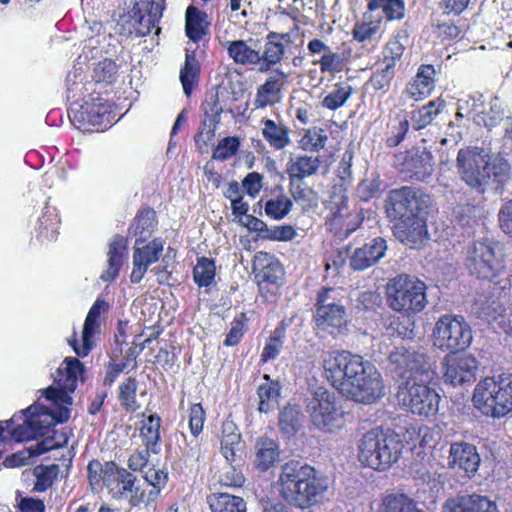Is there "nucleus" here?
Returning <instances> with one entry per match:
<instances>
[{"label":"nucleus","instance_id":"obj_7","mask_svg":"<svg viewBox=\"0 0 512 512\" xmlns=\"http://www.w3.org/2000/svg\"><path fill=\"white\" fill-rule=\"evenodd\" d=\"M387 303L392 310L407 315L421 312L427 305L426 285L408 275H398L387 285Z\"/></svg>","mask_w":512,"mask_h":512},{"label":"nucleus","instance_id":"obj_19","mask_svg":"<svg viewBox=\"0 0 512 512\" xmlns=\"http://www.w3.org/2000/svg\"><path fill=\"white\" fill-rule=\"evenodd\" d=\"M144 238H137L133 251V268L130 274L132 283H139L150 265L157 262L163 252L164 242L161 238H155L149 243H144Z\"/></svg>","mask_w":512,"mask_h":512},{"label":"nucleus","instance_id":"obj_51","mask_svg":"<svg viewBox=\"0 0 512 512\" xmlns=\"http://www.w3.org/2000/svg\"><path fill=\"white\" fill-rule=\"evenodd\" d=\"M195 282L200 287L209 286L215 277V263L212 259L202 257L198 260L193 270Z\"/></svg>","mask_w":512,"mask_h":512},{"label":"nucleus","instance_id":"obj_49","mask_svg":"<svg viewBox=\"0 0 512 512\" xmlns=\"http://www.w3.org/2000/svg\"><path fill=\"white\" fill-rule=\"evenodd\" d=\"M156 226V215L152 209H143L139 211L132 224V230L138 238H144L146 241Z\"/></svg>","mask_w":512,"mask_h":512},{"label":"nucleus","instance_id":"obj_33","mask_svg":"<svg viewBox=\"0 0 512 512\" xmlns=\"http://www.w3.org/2000/svg\"><path fill=\"white\" fill-rule=\"evenodd\" d=\"M221 452L229 463L240 459L243 452L241 435L232 421H224L222 424Z\"/></svg>","mask_w":512,"mask_h":512},{"label":"nucleus","instance_id":"obj_58","mask_svg":"<svg viewBox=\"0 0 512 512\" xmlns=\"http://www.w3.org/2000/svg\"><path fill=\"white\" fill-rule=\"evenodd\" d=\"M117 74V65L110 59L99 61L95 68L93 77L96 82L112 83Z\"/></svg>","mask_w":512,"mask_h":512},{"label":"nucleus","instance_id":"obj_25","mask_svg":"<svg viewBox=\"0 0 512 512\" xmlns=\"http://www.w3.org/2000/svg\"><path fill=\"white\" fill-rule=\"evenodd\" d=\"M442 512H498L497 505L488 497L471 494L446 500Z\"/></svg>","mask_w":512,"mask_h":512},{"label":"nucleus","instance_id":"obj_10","mask_svg":"<svg viewBox=\"0 0 512 512\" xmlns=\"http://www.w3.org/2000/svg\"><path fill=\"white\" fill-rule=\"evenodd\" d=\"M457 168L461 179L478 193H483L488 186L493 167L488 155L479 148L460 149L457 154Z\"/></svg>","mask_w":512,"mask_h":512},{"label":"nucleus","instance_id":"obj_28","mask_svg":"<svg viewBox=\"0 0 512 512\" xmlns=\"http://www.w3.org/2000/svg\"><path fill=\"white\" fill-rule=\"evenodd\" d=\"M275 74L268 77L264 84L257 89L254 105L256 108H265L277 101L278 95L284 83L289 78V73L282 69H275Z\"/></svg>","mask_w":512,"mask_h":512},{"label":"nucleus","instance_id":"obj_53","mask_svg":"<svg viewBox=\"0 0 512 512\" xmlns=\"http://www.w3.org/2000/svg\"><path fill=\"white\" fill-rule=\"evenodd\" d=\"M395 75V68L391 64H381L372 74L370 83L375 90L386 93Z\"/></svg>","mask_w":512,"mask_h":512},{"label":"nucleus","instance_id":"obj_37","mask_svg":"<svg viewBox=\"0 0 512 512\" xmlns=\"http://www.w3.org/2000/svg\"><path fill=\"white\" fill-rule=\"evenodd\" d=\"M289 193L304 212L315 210L318 206V193L303 181L289 182Z\"/></svg>","mask_w":512,"mask_h":512},{"label":"nucleus","instance_id":"obj_21","mask_svg":"<svg viewBox=\"0 0 512 512\" xmlns=\"http://www.w3.org/2000/svg\"><path fill=\"white\" fill-rule=\"evenodd\" d=\"M445 365V381L454 386L474 381L476 378L478 363L472 355H448L445 357Z\"/></svg>","mask_w":512,"mask_h":512},{"label":"nucleus","instance_id":"obj_38","mask_svg":"<svg viewBox=\"0 0 512 512\" xmlns=\"http://www.w3.org/2000/svg\"><path fill=\"white\" fill-rule=\"evenodd\" d=\"M377 512H423L416 502L405 494L392 493L385 495L378 506Z\"/></svg>","mask_w":512,"mask_h":512},{"label":"nucleus","instance_id":"obj_16","mask_svg":"<svg viewBox=\"0 0 512 512\" xmlns=\"http://www.w3.org/2000/svg\"><path fill=\"white\" fill-rule=\"evenodd\" d=\"M74 118L83 129L104 130L112 125L114 115L111 105L106 100L96 97L85 101L75 113Z\"/></svg>","mask_w":512,"mask_h":512},{"label":"nucleus","instance_id":"obj_50","mask_svg":"<svg viewBox=\"0 0 512 512\" xmlns=\"http://www.w3.org/2000/svg\"><path fill=\"white\" fill-rule=\"evenodd\" d=\"M352 87L349 83H337L334 88L324 97L322 105L330 110L342 107L352 95Z\"/></svg>","mask_w":512,"mask_h":512},{"label":"nucleus","instance_id":"obj_36","mask_svg":"<svg viewBox=\"0 0 512 512\" xmlns=\"http://www.w3.org/2000/svg\"><path fill=\"white\" fill-rule=\"evenodd\" d=\"M279 446L269 438H260L255 444V464L261 471H266L279 458Z\"/></svg>","mask_w":512,"mask_h":512},{"label":"nucleus","instance_id":"obj_12","mask_svg":"<svg viewBox=\"0 0 512 512\" xmlns=\"http://www.w3.org/2000/svg\"><path fill=\"white\" fill-rule=\"evenodd\" d=\"M431 204L430 197L421 190L403 186L391 190L385 200L388 218L400 220L418 214H426Z\"/></svg>","mask_w":512,"mask_h":512},{"label":"nucleus","instance_id":"obj_41","mask_svg":"<svg viewBox=\"0 0 512 512\" xmlns=\"http://www.w3.org/2000/svg\"><path fill=\"white\" fill-rule=\"evenodd\" d=\"M445 107L444 100L437 99L430 101L420 109L412 112V127L415 130L426 128L443 111Z\"/></svg>","mask_w":512,"mask_h":512},{"label":"nucleus","instance_id":"obj_64","mask_svg":"<svg viewBox=\"0 0 512 512\" xmlns=\"http://www.w3.org/2000/svg\"><path fill=\"white\" fill-rule=\"evenodd\" d=\"M500 229L512 238V199L504 203L498 213Z\"/></svg>","mask_w":512,"mask_h":512},{"label":"nucleus","instance_id":"obj_42","mask_svg":"<svg viewBox=\"0 0 512 512\" xmlns=\"http://www.w3.org/2000/svg\"><path fill=\"white\" fill-rule=\"evenodd\" d=\"M52 447L53 445H48L46 441L38 442L34 445H31L29 448L18 451L11 456L6 457L3 461V465L7 468H15L27 465L31 458L49 451Z\"/></svg>","mask_w":512,"mask_h":512},{"label":"nucleus","instance_id":"obj_5","mask_svg":"<svg viewBox=\"0 0 512 512\" xmlns=\"http://www.w3.org/2000/svg\"><path fill=\"white\" fill-rule=\"evenodd\" d=\"M402 448L398 435L374 428L359 440L358 459L366 467L384 471L399 459Z\"/></svg>","mask_w":512,"mask_h":512},{"label":"nucleus","instance_id":"obj_45","mask_svg":"<svg viewBox=\"0 0 512 512\" xmlns=\"http://www.w3.org/2000/svg\"><path fill=\"white\" fill-rule=\"evenodd\" d=\"M369 11L381 9L389 21H399L405 16L406 5L404 0H368Z\"/></svg>","mask_w":512,"mask_h":512},{"label":"nucleus","instance_id":"obj_54","mask_svg":"<svg viewBox=\"0 0 512 512\" xmlns=\"http://www.w3.org/2000/svg\"><path fill=\"white\" fill-rule=\"evenodd\" d=\"M137 381L129 377L119 386V400L127 411H135L139 406L136 402Z\"/></svg>","mask_w":512,"mask_h":512},{"label":"nucleus","instance_id":"obj_30","mask_svg":"<svg viewBox=\"0 0 512 512\" xmlns=\"http://www.w3.org/2000/svg\"><path fill=\"white\" fill-rule=\"evenodd\" d=\"M434 76L435 69L432 65H421L413 80L407 85L406 95L414 101L429 96L435 87Z\"/></svg>","mask_w":512,"mask_h":512},{"label":"nucleus","instance_id":"obj_43","mask_svg":"<svg viewBox=\"0 0 512 512\" xmlns=\"http://www.w3.org/2000/svg\"><path fill=\"white\" fill-rule=\"evenodd\" d=\"M160 423V417L152 414L142 421L140 428V434L145 441L147 451H151L154 454H157L160 451L158 443L160 439Z\"/></svg>","mask_w":512,"mask_h":512},{"label":"nucleus","instance_id":"obj_39","mask_svg":"<svg viewBox=\"0 0 512 512\" xmlns=\"http://www.w3.org/2000/svg\"><path fill=\"white\" fill-rule=\"evenodd\" d=\"M207 502L212 512H245L246 503L243 498L228 493L212 494Z\"/></svg>","mask_w":512,"mask_h":512},{"label":"nucleus","instance_id":"obj_15","mask_svg":"<svg viewBox=\"0 0 512 512\" xmlns=\"http://www.w3.org/2000/svg\"><path fill=\"white\" fill-rule=\"evenodd\" d=\"M388 361L390 371L405 381L430 378V364L423 353L402 346L389 354Z\"/></svg>","mask_w":512,"mask_h":512},{"label":"nucleus","instance_id":"obj_1","mask_svg":"<svg viewBox=\"0 0 512 512\" xmlns=\"http://www.w3.org/2000/svg\"><path fill=\"white\" fill-rule=\"evenodd\" d=\"M85 367L79 359L66 357L52 375L54 384L41 390L45 399L56 407L59 414L38 403L22 410L23 423L11 429V435L16 441H27L49 433L50 428L58 422H64L69 417L66 405L72 404L71 394L76 390L77 383L83 379Z\"/></svg>","mask_w":512,"mask_h":512},{"label":"nucleus","instance_id":"obj_22","mask_svg":"<svg viewBox=\"0 0 512 512\" xmlns=\"http://www.w3.org/2000/svg\"><path fill=\"white\" fill-rule=\"evenodd\" d=\"M164 0H138L132 9L138 36L149 34L162 17Z\"/></svg>","mask_w":512,"mask_h":512},{"label":"nucleus","instance_id":"obj_6","mask_svg":"<svg viewBox=\"0 0 512 512\" xmlns=\"http://www.w3.org/2000/svg\"><path fill=\"white\" fill-rule=\"evenodd\" d=\"M473 402L483 414L494 418L512 413V374H500L480 381L474 389Z\"/></svg>","mask_w":512,"mask_h":512},{"label":"nucleus","instance_id":"obj_11","mask_svg":"<svg viewBox=\"0 0 512 512\" xmlns=\"http://www.w3.org/2000/svg\"><path fill=\"white\" fill-rule=\"evenodd\" d=\"M429 378L410 379L399 386L397 399L400 404L419 416H434L439 409L440 396L425 382Z\"/></svg>","mask_w":512,"mask_h":512},{"label":"nucleus","instance_id":"obj_63","mask_svg":"<svg viewBox=\"0 0 512 512\" xmlns=\"http://www.w3.org/2000/svg\"><path fill=\"white\" fill-rule=\"evenodd\" d=\"M282 276V269L278 262H270L256 275L260 282L276 284Z\"/></svg>","mask_w":512,"mask_h":512},{"label":"nucleus","instance_id":"obj_59","mask_svg":"<svg viewBox=\"0 0 512 512\" xmlns=\"http://www.w3.org/2000/svg\"><path fill=\"white\" fill-rule=\"evenodd\" d=\"M239 144L238 138L226 137L218 143L212 157L216 160H226L236 154Z\"/></svg>","mask_w":512,"mask_h":512},{"label":"nucleus","instance_id":"obj_13","mask_svg":"<svg viewBox=\"0 0 512 512\" xmlns=\"http://www.w3.org/2000/svg\"><path fill=\"white\" fill-rule=\"evenodd\" d=\"M336 290L323 289L318 294L314 320L318 330L331 335L341 333L346 327V311L343 305L335 302Z\"/></svg>","mask_w":512,"mask_h":512},{"label":"nucleus","instance_id":"obj_20","mask_svg":"<svg viewBox=\"0 0 512 512\" xmlns=\"http://www.w3.org/2000/svg\"><path fill=\"white\" fill-rule=\"evenodd\" d=\"M480 456L477 448L467 442H454L450 445L448 467L473 478L480 466Z\"/></svg>","mask_w":512,"mask_h":512},{"label":"nucleus","instance_id":"obj_40","mask_svg":"<svg viewBox=\"0 0 512 512\" xmlns=\"http://www.w3.org/2000/svg\"><path fill=\"white\" fill-rule=\"evenodd\" d=\"M99 327L98 319L87 314L82 331V343L78 344L76 339V333L74 338L69 340V344L72 346L74 352L79 357L87 356L93 347L92 338Z\"/></svg>","mask_w":512,"mask_h":512},{"label":"nucleus","instance_id":"obj_55","mask_svg":"<svg viewBox=\"0 0 512 512\" xmlns=\"http://www.w3.org/2000/svg\"><path fill=\"white\" fill-rule=\"evenodd\" d=\"M198 64L193 56L186 55L184 67L180 71V81L186 96H190L197 77Z\"/></svg>","mask_w":512,"mask_h":512},{"label":"nucleus","instance_id":"obj_8","mask_svg":"<svg viewBox=\"0 0 512 512\" xmlns=\"http://www.w3.org/2000/svg\"><path fill=\"white\" fill-rule=\"evenodd\" d=\"M434 345L442 351L456 354L471 345L470 324L462 315L445 314L435 323L432 332Z\"/></svg>","mask_w":512,"mask_h":512},{"label":"nucleus","instance_id":"obj_14","mask_svg":"<svg viewBox=\"0 0 512 512\" xmlns=\"http://www.w3.org/2000/svg\"><path fill=\"white\" fill-rule=\"evenodd\" d=\"M106 487L112 498L127 500L131 506H137L145 501V492L137 484L136 477L125 468L110 462L106 468Z\"/></svg>","mask_w":512,"mask_h":512},{"label":"nucleus","instance_id":"obj_60","mask_svg":"<svg viewBox=\"0 0 512 512\" xmlns=\"http://www.w3.org/2000/svg\"><path fill=\"white\" fill-rule=\"evenodd\" d=\"M225 90L224 82H222L217 86L215 94L211 96L212 102L206 100L203 104L205 114L209 119H216L219 121V116L223 111V106L220 103V97L223 96Z\"/></svg>","mask_w":512,"mask_h":512},{"label":"nucleus","instance_id":"obj_46","mask_svg":"<svg viewBox=\"0 0 512 512\" xmlns=\"http://www.w3.org/2000/svg\"><path fill=\"white\" fill-rule=\"evenodd\" d=\"M258 396V410L263 413H268L278 406L280 385L277 382L261 384L258 388Z\"/></svg>","mask_w":512,"mask_h":512},{"label":"nucleus","instance_id":"obj_24","mask_svg":"<svg viewBox=\"0 0 512 512\" xmlns=\"http://www.w3.org/2000/svg\"><path fill=\"white\" fill-rule=\"evenodd\" d=\"M386 250V240L382 237H376L362 247L354 250L350 257V267L353 270H365L383 258Z\"/></svg>","mask_w":512,"mask_h":512},{"label":"nucleus","instance_id":"obj_44","mask_svg":"<svg viewBox=\"0 0 512 512\" xmlns=\"http://www.w3.org/2000/svg\"><path fill=\"white\" fill-rule=\"evenodd\" d=\"M60 218L55 207L46 206L39 218V236L48 241H54L58 235Z\"/></svg>","mask_w":512,"mask_h":512},{"label":"nucleus","instance_id":"obj_31","mask_svg":"<svg viewBox=\"0 0 512 512\" xmlns=\"http://www.w3.org/2000/svg\"><path fill=\"white\" fill-rule=\"evenodd\" d=\"M127 250V241L123 236L115 235L108 247V265L103 271L100 278L105 281L114 280L122 267L123 259Z\"/></svg>","mask_w":512,"mask_h":512},{"label":"nucleus","instance_id":"obj_61","mask_svg":"<svg viewBox=\"0 0 512 512\" xmlns=\"http://www.w3.org/2000/svg\"><path fill=\"white\" fill-rule=\"evenodd\" d=\"M327 136L322 130H309L301 140V146L304 150L319 151L324 148Z\"/></svg>","mask_w":512,"mask_h":512},{"label":"nucleus","instance_id":"obj_27","mask_svg":"<svg viewBox=\"0 0 512 512\" xmlns=\"http://www.w3.org/2000/svg\"><path fill=\"white\" fill-rule=\"evenodd\" d=\"M257 41L248 40L227 41L225 47L229 57L239 65L253 66L259 69L260 50L256 49Z\"/></svg>","mask_w":512,"mask_h":512},{"label":"nucleus","instance_id":"obj_48","mask_svg":"<svg viewBox=\"0 0 512 512\" xmlns=\"http://www.w3.org/2000/svg\"><path fill=\"white\" fill-rule=\"evenodd\" d=\"M60 472L57 464L38 465L34 468L33 474L36 478L33 490L44 492L50 488Z\"/></svg>","mask_w":512,"mask_h":512},{"label":"nucleus","instance_id":"obj_23","mask_svg":"<svg viewBox=\"0 0 512 512\" xmlns=\"http://www.w3.org/2000/svg\"><path fill=\"white\" fill-rule=\"evenodd\" d=\"M425 214L398 220L393 227L394 236L410 248L420 246L427 238Z\"/></svg>","mask_w":512,"mask_h":512},{"label":"nucleus","instance_id":"obj_29","mask_svg":"<svg viewBox=\"0 0 512 512\" xmlns=\"http://www.w3.org/2000/svg\"><path fill=\"white\" fill-rule=\"evenodd\" d=\"M320 166L319 156L295 155L290 157L286 165L289 182H300L315 175Z\"/></svg>","mask_w":512,"mask_h":512},{"label":"nucleus","instance_id":"obj_9","mask_svg":"<svg viewBox=\"0 0 512 512\" xmlns=\"http://www.w3.org/2000/svg\"><path fill=\"white\" fill-rule=\"evenodd\" d=\"M306 410L313 425L320 430L332 433L345 425L344 411L337 404L334 393L324 387L313 391Z\"/></svg>","mask_w":512,"mask_h":512},{"label":"nucleus","instance_id":"obj_3","mask_svg":"<svg viewBox=\"0 0 512 512\" xmlns=\"http://www.w3.org/2000/svg\"><path fill=\"white\" fill-rule=\"evenodd\" d=\"M276 488L290 505L308 509L321 502L328 487L312 466L291 460L281 467Z\"/></svg>","mask_w":512,"mask_h":512},{"label":"nucleus","instance_id":"obj_57","mask_svg":"<svg viewBox=\"0 0 512 512\" xmlns=\"http://www.w3.org/2000/svg\"><path fill=\"white\" fill-rule=\"evenodd\" d=\"M284 331L282 329H275L265 344L261 360L264 362L274 360L280 354L284 343Z\"/></svg>","mask_w":512,"mask_h":512},{"label":"nucleus","instance_id":"obj_47","mask_svg":"<svg viewBox=\"0 0 512 512\" xmlns=\"http://www.w3.org/2000/svg\"><path fill=\"white\" fill-rule=\"evenodd\" d=\"M293 201L284 193H280L274 198L265 202L264 211L266 216L273 220L285 218L292 210Z\"/></svg>","mask_w":512,"mask_h":512},{"label":"nucleus","instance_id":"obj_2","mask_svg":"<svg viewBox=\"0 0 512 512\" xmlns=\"http://www.w3.org/2000/svg\"><path fill=\"white\" fill-rule=\"evenodd\" d=\"M323 368L331 385L356 402L371 404L384 394L377 368L358 354L330 352L323 360Z\"/></svg>","mask_w":512,"mask_h":512},{"label":"nucleus","instance_id":"obj_26","mask_svg":"<svg viewBox=\"0 0 512 512\" xmlns=\"http://www.w3.org/2000/svg\"><path fill=\"white\" fill-rule=\"evenodd\" d=\"M433 157L428 151L412 150L407 152L403 162V171L416 181H426L433 173Z\"/></svg>","mask_w":512,"mask_h":512},{"label":"nucleus","instance_id":"obj_4","mask_svg":"<svg viewBox=\"0 0 512 512\" xmlns=\"http://www.w3.org/2000/svg\"><path fill=\"white\" fill-rule=\"evenodd\" d=\"M465 267L470 275L487 280L502 291L510 290L512 286L501 246L492 239L477 240L468 245Z\"/></svg>","mask_w":512,"mask_h":512},{"label":"nucleus","instance_id":"obj_32","mask_svg":"<svg viewBox=\"0 0 512 512\" xmlns=\"http://www.w3.org/2000/svg\"><path fill=\"white\" fill-rule=\"evenodd\" d=\"M359 223L358 215L352 214L346 203L342 201L341 205L327 220L326 225L335 235L348 237L357 229Z\"/></svg>","mask_w":512,"mask_h":512},{"label":"nucleus","instance_id":"obj_17","mask_svg":"<svg viewBox=\"0 0 512 512\" xmlns=\"http://www.w3.org/2000/svg\"><path fill=\"white\" fill-rule=\"evenodd\" d=\"M510 290L502 291L498 286L493 285L492 291L478 295L474 303V311L477 316L488 322H498L504 326L506 322V308L504 298Z\"/></svg>","mask_w":512,"mask_h":512},{"label":"nucleus","instance_id":"obj_35","mask_svg":"<svg viewBox=\"0 0 512 512\" xmlns=\"http://www.w3.org/2000/svg\"><path fill=\"white\" fill-rule=\"evenodd\" d=\"M207 14L200 11L193 5L186 9L185 13V31L187 37L193 42L200 41L206 34L208 22Z\"/></svg>","mask_w":512,"mask_h":512},{"label":"nucleus","instance_id":"obj_34","mask_svg":"<svg viewBox=\"0 0 512 512\" xmlns=\"http://www.w3.org/2000/svg\"><path fill=\"white\" fill-rule=\"evenodd\" d=\"M262 136L268 142L270 147L275 150H282L290 143V129L281 122H275L272 119H263Z\"/></svg>","mask_w":512,"mask_h":512},{"label":"nucleus","instance_id":"obj_56","mask_svg":"<svg viewBox=\"0 0 512 512\" xmlns=\"http://www.w3.org/2000/svg\"><path fill=\"white\" fill-rule=\"evenodd\" d=\"M314 65H319L322 73H339L345 67V61L342 54L329 50L322 55L319 60L313 61Z\"/></svg>","mask_w":512,"mask_h":512},{"label":"nucleus","instance_id":"obj_52","mask_svg":"<svg viewBox=\"0 0 512 512\" xmlns=\"http://www.w3.org/2000/svg\"><path fill=\"white\" fill-rule=\"evenodd\" d=\"M279 425L285 434H294L301 426V413L298 407L286 406L280 413Z\"/></svg>","mask_w":512,"mask_h":512},{"label":"nucleus","instance_id":"obj_62","mask_svg":"<svg viewBox=\"0 0 512 512\" xmlns=\"http://www.w3.org/2000/svg\"><path fill=\"white\" fill-rule=\"evenodd\" d=\"M84 77L81 73H78L75 70L73 73H69L66 78V86H67V98L73 99L77 101L82 94V90L84 88L83 83Z\"/></svg>","mask_w":512,"mask_h":512},{"label":"nucleus","instance_id":"obj_18","mask_svg":"<svg viewBox=\"0 0 512 512\" xmlns=\"http://www.w3.org/2000/svg\"><path fill=\"white\" fill-rule=\"evenodd\" d=\"M292 40L288 33L270 32L260 51L259 71L267 72L291 54Z\"/></svg>","mask_w":512,"mask_h":512}]
</instances>
